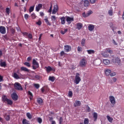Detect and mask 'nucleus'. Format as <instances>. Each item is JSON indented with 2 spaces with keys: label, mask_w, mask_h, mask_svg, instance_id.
Listing matches in <instances>:
<instances>
[{
  "label": "nucleus",
  "mask_w": 124,
  "mask_h": 124,
  "mask_svg": "<svg viewBox=\"0 0 124 124\" xmlns=\"http://www.w3.org/2000/svg\"><path fill=\"white\" fill-rule=\"evenodd\" d=\"M91 14H93V11H89L86 14V13H83L82 14V16L83 17H84V18H86L87 17H89V16H90V15H91Z\"/></svg>",
  "instance_id": "f8f14e48"
},
{
  "label": "nucleus",
  "mask_w": 124,
  "mask_h": 124,
  "mask_svg": "<svg viewBox=\"0 0 124 124\" xmlns=\"http://www.w3.org/2000/svg\"><path fill=\"white\" fill-rule=\"evenodd\" d=\"M110 76H111V77H113V76H115V75H116V73H115V72H113V73H111V74H110Z\"/></svg>",
  "instance_id": "e2e57ef3"
},
{
  "label": "nucleus",
  "mask_w": 124,
  "mask_h": 124,
  "mask_svg": "<svg viewBox=\"0 0 124 124\" xmlns=\"http://www.w3.org/2000/svg\"><path fill=\"white\" fill-rule=\"evenodd\" d=\"M2 101L4 102V103L8 104V105H12V104H13L12 100L8 99L7 96L5 95L2 96Z\"/></svg>",
  "instance_id": "f257e3e1"
},
{
  "label": "nucleus",
  "mask_w": 124,
  "mask_h": 124,
  "mask_svg": "<svg viewBox=\"0 0 124 124\" xmlns=\"http://www.w3.org/2000/svg\"><path fill=\"white\" fill-rule=\"evenodd\" d=\"M58 11H59V7H58V5H55L53 7L52 14L55 15Z\"/></svg>",
  "instance_id": "6e6552de"
},
{
  "label": "nucleus",
  "mask_w": 124,
  "mask_h": 124,
  "mask_svg": "<svg viewBox=\"0 0 124 124\" xmlns=\"http://www.w3.org/2000/svg\"><path fill=\"white\" fill-rule=\"evenodd\" d=\"M42 24V23L41 22V21H39L36 22V24L38 25V26H41Z\"/></svg>",
  "instance_id": "052dcab7"
},
{
  "label": "nucleus",
  "mask_w": 124,
  "mask_h": 124,
  "mask_svg": "<svg viewBox=\"0 0 124 124\" xmlns=\"http://www.w3.org/2000/svg\"><path fill=\"white\" fill-rule=\"evenodd\" d=\"M80 82H81V78H80V74H79L78 73H77L76 74L74 82L75 84H76V85H78V84H79Z\"/></svg>",
  "instance_id": "20e7f679"
},
{
  "label": "nucleus",
  "mask_w": 124,
  "mask_h": 124,
  "mask_svg": "<svg viewBox=\"0 0 124 124\" xmlns=\"http://www.w3.org/2000/svg\"><path fill=\"white\" fill-rule=\"evenodd\" d=\"M22 124H30V121L27 120L26 119H23L22 120Z\"/></svg>",
  "instance_id": "c756f323"
},
{
  "label": "nucleus",
  "mask_w": 124,
  "mask_h": 124,
  "mask_svg": "<svg viewBox=\"0 0 124 124\" xmlns=\"http://www.w3.org/2000/svg\"><path fill=\"white\" fill-rule=\"evenodd\" d=\"M41 91L42 92V93H44L45 92V89H44V87H43L41 89Z\"/></svg>",
  "instance_id": "680f3d73"
},
{
  "label": "nucleus",
  "mask_w": 124,
  "mask_h": 124,
  "mask_svg": "<svg viewBox=\"0 0 124 124\" xmlns=\"http://www.w3.org/2000/svg\"><path fill=\"white\" fill-rule=\"evenodd\" d=\"M87 52L89 55H92V54H94V50L93 49L88 50Z\"/></svg>",
  "instance_id": "2f4dec72"
},
{
  "label": "nucleus",
  "mask_w": 124,
  "mask_h": 124,
  "mask_svg": "<svg viewBox=\"0 0 124 124\" xmlns=\"http://www.w3.org/2000/svg\"><path fill=\"white\" fill-rule=\"evenodd\" d=\"M74 107H78L79 106H81V102L80 101H76L74 103Z\"/></svg>",
  "instance_id": "a211bd4d"
},
{
  "label": "nucleus",
  "mask_w": 124,
  "mask_h": 124,
  "mask_svg": "<svg viewBox=\"0 0 124 124\" xmlns=\"http://www.w3.org/2000/svg\"><path fill=\"white\" fill-rule=\"evenodd\" d=\"M26 116L29 120H31V119H32V115L29 112L26 113Z\"/></svg>",
  "instance_id": "c85d7f7f"
},
{
  "label": "nucleus",
  "mask_w": 124,
  "mask_h": 124,
  "mask_svg": "<svg viewBox=\"0 0 124 124\" xmlns=\"http://www.w3.org/2000/svg\"><path fill=\"white\" fill-rule=\"evenodd\" d=\"M4 118L6 119V121H9L10 120V116L6 114H4Z\"/></svg>",
  "instance_id": "cd10ccee"
},
{
  "label": "nucleus",
  "mask_w": 124,
  "mask_h": 124,
  "mask_svg": "<svg viewBox=\"0 0 124 124\" xmlns=\"http://www.w3.org/2000/svg\"><path fill=\"white\" fill-rule=\"evenodd\" d=\"M28 94L30 95V96H31V97H33V95H32V93H31V91H28Z\"/></svg>",
  "instance_id": "bf43d9fd"
},
{
  "label": "nucleus",
  "mask_w": 124,
  "mask_h": 124,
  "mask_svg": "<svg viewBox=\"0 0 124 124\" xmlns=\"http://www.w3.org/2000/svg\"><path fill=\"white\" fill-rule=\"evenodd\" d=\"M24 64L25 66H27V67H31V63L29 62H25Z\"/></svg>",
  "instance_id": "c9c22d12"
},
{
  "label": "nucleus",
  "mask_w": 124,
  "mask_h": 124,
  "mask_svg": "<svg viewBox=\"0 0 124 124\" xmlns=\"http://www.w3.org/2000/svg\"><path fill=\"white\" fill-rule=\"evenodd\" d=\"M64 50L65 52L67 53H68V52H70V51H71V46L69 45H65L64 46Z\"/></svg>",
  "instance_id": "9d476101"
},
{
  "label": "nucleus",
  "mask_w": 124,
  "mask_h": 124,
  "mask_svg": "<svg viewBox=\"0 0 124 124\" xmlns=\"http://www.w3.org/2000/svg\"><path fill=\"white\" fill-rule=\"evenodd\" d=\"M49 81H51V82H54L55 81V77H49Z\"/></svg>",
  "instance_id": "ea45409f"
},
{
  "label": "nucleus",
  "mask_w": 124,
  "mask_h": 124,
  "mask_svg": "<svg viewBox=\"0 0 124 124\" xmlns=\"http://www.w3.org/2000/svg\"><path fill=\"white\" fill-rule=\"evenodd\" d=\"M82 28H83V24L80 22L77 23V29H78V30H80Z\"/></svg>",
  "instance_id": "aec40b11"
},
{
  "label": "nucleus",
  "mask_w": 124,
  "mask_h": 124,
  "mask_svg": "<svg viewBox=\"0 0 124 124\" xmlns=\"http://www.w3.org/2000/svg\"><path fill=\"white\" fill-rule=\"evenodd\" d=\"M84 124H89V119L85 118L84 121Z\"/></svg>",
  "instance_id": "de8ad7c7"
},
{
  "label": "nucleus",
  "mask_w": 124,
  "mask_h": 124,
  "mask_svg": "<svg viewBox=\"0 0 124 124\" xmlns=\"http://www.w3.org/2000/svg\"><path fill=\"white\" fill-rule=\"evenodd\" d=\"M62 122H63V119H62V117H60L59 119V124H62Z\"/></svg>",
  "instance_id": "3c124183"
},
{
  "label": "nucleus",
  "mask_w": 124,
  "mask_h": 124,
  "mask_svg": "<svg viewBox=\"0 0 124 124\" xmlns=\"http://www.w3.org/2000/svg\"><path fill=\"white\" fill-rule=\"evenodd\" d=\"M107 118L109 123H112L113 118L110 117V116H109V115L107 116Z\"/></svg>",
  "instance_id": "7c9ffc66"
},
{
  "label": "nucleus",
  "mask_w": 124,
  "mask_h": 124,
  "mask_svg": "<svg viewBox=\"0 0 124 124\" xmlns=\"http://www.w3.org/2000/svg\"><path fill=\"white\" fill-rule=\"evenodd\" d=\"M20 69L21 71H24V72H28L30 73V71H31V70L28 69L27 67H20Z\"/></svg>",
  "instance_id": "dca6fc26"
},
{
  "label": "nucleus",
  "mask_w": 124,
  "mask_h": 124,
  "mask_svg": "<svg viewBox=\"0 0 124 124\" xmlns=\"http://www.w3.org/2000/svg\"><path fill=\"white\" fill-rule=\"evenodd\" d=\"M108 14L109 15V16H113V10H109L108 11Z\"/></svg>",
  "instance_id": "e433bc0d"
},
{
  "label": "nucleus",
  "mask_w": 124,
  "mask_h": 124,
  "mask_svg": "<svg viewBox=\"0 0 124 124\" xmlns=\"http://www.w3.org/2000/svg\"><path fill=\"white\" fill-rule=\"evenodd\" d=\"M109 99L110 103H111L112 105L114 106V105L116 104V99H115V97L113 96H110L109 97Z\"/></svg>",
  "instance_id": "0eeeda50"
},
{
  "label": "nucleus",
  "mask_w": 124,
  "mask_h": 124,
  "mask_svg": "<svg viewBox=\"0 0 124 124\" xmlns=\"http://www.w3.org/2000/svg\"><path fill=\"white\" fill-rule=\"evenodd\" d=\"M27 37H28V38H29V39H31V38H32V34H31V33H28Z\"/></svg>",
  "instance_id": "603ef678"
},
{
  "label": "nucleus",
  "mask_w": 124,
  "mask_h": 124,
  "mask_svg": "<svg viewBox=\"0 0 124 124\" xmlns=\"http://www.w3.org/2000/svg\"><path fill=\"white\" fill-rule=\"evenodd\" d=\"M52 9H53V5H52V4H51L49 9L48 10V13H50V14L52 13Z\"/></svg>",
  "instance_id": "a19ab883"
},
{
  "label": "nucleus",
  "mask_w": 124,
  "mask_h": 124,
  "mask_svg": "<svg viewBox=\"0 0 124 124\" xmlns=\"http://www.w3.org/2000/svg\"><path fill=\"white\" fill-rule=\"evenodd\" d=\"M44 21H45L47 25H48V26H51V23L49 22V20H48V18H45Z\"/></svg>",
  "instance_id": "4c0bfd02"
},
{
  "label": "nucleus",
  "mask_w": 124,
  "mask_h": 124,
  "mask_svg": "<svg viewBox=\"0 0 124 124\" xmlns=\"http://www.w3.org/2000/svg\"><path fill=\"white\" fill-rule=\"evenodd\" d=\"M86 108L88 112H91V108L88 105H87Z\"/></svg>",
  "instance_id": "5fc2aeb1"
},
{
  "label": "nucleus",
  "mask_w": 124,
  "mask_h": 124,
  "mask_svg": "<svg viewBox=\"0 0 124 124\" xmlns=\"http://www.w3.org/2000/svg\"><path fill=\"white\" fill-rule=\"evenodd\" d=\"M111 72L112 71L110 69H107L105 71V74L106 75V76H109L110 74H111Z\"/></svg>",
  "instance_id": "4be33fe9"
},
{
  "label": "nucleus",
  "mask_w": 124,
  "mask_h": 124,
  "mask_svg": "<svg viewBox=\"0 0 124 124\" xmlns=\"http://www.w3.org/2000/svg\"><path fill=\"white\" fill-rule=\"evenodd\" d=\"M24 18H25V19H26V20H28V19L29 18V15L26 14L24 15Z\"/></svg>",
  "instance_id": "13d9d810"
},
{
  "label": "nucleus",
  "mask_w": 124,
  "mask_h": 124,
  "mask_svg": "<svg viewBox=\"0 0 124 124\" xmlns=\"http://www.w3.org/2000/svg\"><path fill=\"white\" fill-rule=\"evenodd\" d=\"M112 62H117V63H120L121 62V59H120V58L117 57H114L112 59Z\"/></svg>",
  "instance_id": "ddd939ff"
},
{
  "label": "nucleus",
  "mask_w": 124,
  "mask_h": 124,
  "mask_svg": "<svg viewBox=\"0 0 124 124\" xmlns=\"http://www.w3.org/2000/svg\"><path fill=\"white\" fill-rule=\"evenodd\" d=\"M66 21L67 22V23H68V24H71L72 21H74V18H73V17L66 16Z\"/></svg>",
  "instance_id": "2eb2a0df"
},
{
  "label": "nucleus",
  "mask_w": 124,
  "mask_h": 124,
  "mask_svg": "<svg viewBox=\"0 0 124 124\" xmlns=\"http://www.w3.org/2000/svg\"><path fill=\"white\" fill-rule=\"evenodd\" d=\"M31 57H29L27 58V62H31Z\"/></svg>",
  "instance_id": "0e129e2a"
},
{
  "label": "nucleus",
  "mask_w": 124,
  "mask_h": 124,
  "mask_svg": "<svg viewBox=\"0 0 124 124\" xmlns=\"http://www.w3.org/2000/svg\"><path fill=\"white\" fill-rule=\"evenodd\" d=\"M34 87H35L36 89H39L40 85H39V84L35 83L34 84Z\"/></svg>",
  "instance_id": "79ce46f5"
},
{
  "label": "nucleus",
  "mask_w": 124,
  "mask_h": 124,
  "mask_svg": "<svg viewBox=\"0 0 124 124\" xmlns=\"http://www.w3.org/2000/svg\"><path fill=\"white\" fill-rule=\"evenodd\" d=\"M22 34H23V35L24 36H28V35L29 34V33H28L27 32H23Z\"/></svg>",
  "instance_id": "4d7b16f0"
},
{
  "label": "nucleus",
  "mask_w": 124,
  "mask_h": 124,
  "mask_svg": "<svg viewBox=\"0 0 124 124\" xmlns=\"http://www.w3.org/2000/svg\"><path fill=\"white\" fill-rule=\"evenodd\" d=\"M88 30L90 31H93L94 30V25L93 24H89L88 26Z\"/></svg>",
  "instance_id": "412c9836"
},
{
  "label": "nucleus",
  "mask_w": 124,
  "mask_h": 124,
  "mask_svg": "<svg viewBox=\"0 0 124 124\" xmlns=\"http://www.w3.org/2000/svg\"><path fill=\"white\" fill-rule=\"evenodd\" d=\"M87 64V61L86 59L82 58V60H80L79 62V65L81 67H85Z\"/></svg>",
  "instance_id": "423d86ee"
},
{
  "label": "nucleus",
  "mask_w": 124,
  "mask_h": 124,
  "mask_svg": "<svg viewBox=\"0 0 124 124\" xmlns=\"http://www.w3.org/2000/svg\"><path fill=\"white\" fill-rule=\"evenodd\" d=\"M41 8H42V4H39L38 6L36 7V11L37 12H38Z\"/></svg>",
  "instance_id": "5701e85b"
},
{
  "label": "nucleus",
  "mask_w": 124,
  "mask_h": 124,
  "mask_svg": "<svg viewBox=\"0 0 124 124\" xmlns=\"http://www.w3.org/2000/svg\"><path fill=\"white\" fill-rule=\"evenodd\" d=\"M103 63H104V64H110V60H107V59H104L103 60Z\"/></svg>",
  "instance_id": "bb28decb"
},
{
  "label": "nucleus",
  "mask_w": 124,
  "mask_h": 124,
  "mask_svg": "<svg viewBox=\"0 0 124 124\" xmlns=\"http://www.w3.org/2000/svg\"><path fill=\"white\" fill-rule=\"evenodd\" d=\"M31 17L32 19H35V18H36V16H35V14L33 13L31 15Z\"/></svg>",
  "instance_id": "864d4df0"
},
{
  "label": "nucleus",
  "mask_w": 124,
  "mask_h": 124,
  "mask_svg": "<svg viewBox=\"0 0 124 124\" xmlns=\"http://www.w3.org/2000/svg\"><path fill=\"white\" fill-rule=\"evenodd\" d=\"M45 68H46V71L47 72V73H49L50 71H56V69L55 68H52L51 67V66H48L47 67H45Z\"/></svg>",
  "instance_id": "9b49d317"
},
{
  "label": "nucleus",
  "mask_w": 124,
  "mask_h": 124,
  "mask_svg": "<svg viewBox=\"0 0 124 124\" xmlns=\"http://www.w3.org/2000/svg\"><path fill=\"white\" fill-rule=\"evenodd\" d=\"M10 31H11V33H12V34H14V33H15V32H16V30H15V29H14L13 28H11Z\"/></svg>",
  "instance_id": "a18cd8bd"
},
{
  "label": "nucleus",
  "mask_w": 124,
  "mask_h": 124,
  "mask_svg": "<svg viewBox=\"0 0 124 124\" xmlns=\"http://www.w3.org/2000/svg\"><path fill=\"white\" fill-rule=\"evenodd\" d=\"M11 97L13 100L16 101V100H18V95L16 93H13L11 95Z\"/></svg>",
  "instance_id": "4468645a"
},
{
  "label": "nucleus",
  "mask_w": 124,
  "mask_h": 124,
  "mask_svg": "<svg viewBox=\"0 0 124 124\" xmlns=\"http://www.w3.org/2000/svg\"><path fill=\"white\" fill-rule=\"evenodd\" d=\"M60 55H61V57H62L64 55V51H62L61 52Z\"/></svg>",
  "instance_id": "338daca9"
},
{
  "label": "nucleus",
  "mask_w": 124,
  "mask_h": 124,
  "mask_svg": "<svg viewBox=\"0 0 124 124\" xmlns=\"http://www.w3.org/2000/svg\"><path fill=\"white\" fill-rule=\"evenodd\" d=\"M3 81V77L0 75V82H2Z\"/></svg>",
  "instance_id": "69168bd1"
},
{
  "label": "nucleus",
  "mask_w": 124,
  "mask_h": 124,
  "mask_svg": "<svg viewBox=\"0 0 124 124\" xmlns=\"http://www.w3.org/2000/svg\"><path fill=\"white\" fill-rule=\"evenodd\" d=\"M6 13L7 14V15H9L10 14V8L7 7L5 9Z\"/></svg>",
  "instance_id": "72a5a7b5"
},
{
  "label": "nucleus",
  "mask_w": 124,
  "mask_h": 124,
  "mask_svg": "<svg viewBox=\"0 0 124 124\" xmlns=\"http://www.w3.org/2000/svg\"><path fill=\"white\" fill-rule=\"evenodd\" d=\"M60 20L61 21V24L62 25H64L65 24V17L64 16H62Z\"/></svg>",
  "instance_id": "b1692460"
},
{
  "label": "nucleus",
  "mask_w": 124,
  "mask_h": 124,
  "mask_svg": "<svg viewBox=\"0 0 124 124\" xmlns=\"http://www.w3.org/2000/svg\"><path fill=\"white\" fill-rule=\"evenodd\" d=\"M91 4H94L95 3L96 0H89Z\"/></svg>",
  "instance_id": "49530a36"
},
{
  "label": "nucleus",
  "mask_w": 124,
  "mask_h": 124,
  "mask_svg": "<svg viewBox=\"0 0 124 124\" xmlns=\"http://www.w3.org/2000/svg\"><path fill=\"white\" fill-rule=\"evenodd\" d=\"M14 88L17 91H23V87H22V85L19 82H16L14 84Z\"/></svg>",
  "instance_id": "39448f33"
},
{
  "label": "nucleus",
  "mask_w": 124,
  "mask_h": 124,
  "mask_svg": "<svg viewBox=\"0 0 124 124\" xmlns=\"http://www.w3.org/2000/svg\"><path fill=\"white\" fill-rule=\"evenodd\" d=\"M83 5L84 7H88L90 5V1L89 0H84L83 1Z\"/></svg>",
  "instance_id": "6ab92c4d"
},
{
  "label": "nucleus",
  "mask_w": 124,
  "mask_h": 124,
  "mask_svg": "<svg viewBox=\"0 0 124 124\" xmlns=\"http://www.w3.org/2000/svg\"><path fill=\"white\" fill-rule=\"evenodd\" d=\"M13 77H14L15 79H20V77H19V76L16 73L14 74Z\"/></svg>",
  "instance_id": "473e14b6"
},
{
  "label": "nucleus",
  "mask_w": 124,
  "mask_h": 124,
  "mask_svg": "<svg viewBox=\"0 0 124 124\" xmlns=\"http://www.w3.org/2000/svg\"><path fill=\"white\" fill-rule=\"evenodd\" d=\"M35 79H40V76H39L38 75H36L35 76Z\"/></svg>",
  "instance_id": "774afa93"
},
{
  "label": "nucleus",
  "mask_w": 124,
  "mask_h": 124,
  "mask_svg": "<svg viewBox=\"0 0 124 124\" xmlns=\"http://www.w3.org/2000/svg\"><path fill=\"white\" fill-rule=\"evenodd\" d=\"M113 51L109 49H106L105 51H103L101 53L102 56L104 58H108L109 54H112Z\"/></svg>",
  "instance_id": "f03ea898"
},
{
  "label": "nucleus",
  "mask_w": 124,
  "mask_h": 124,
  "mask_svg": "<svg viewBox=\"0 0 124 124\" xmlns=\"http://www.w3.org/2000/svg\"><path fill=\"white\" fill-rule=\"evenodd\" d=\"M32 64V69L35 70L39 67V63H38V62H37L35 59H33Z\"/></svg>",
  "instance_id": "7ed1b4c3"
},
{
  "label": "nucleus",
  "mask_w": 124,
  "mask_h": 124,
  "mask_svg": "<svg viewBox=\"0 0 124 124\" xmlns=\"http://www.w3.org/2000/svg\"><path fill=\"white\" fill-rule=\"evenodd\" d=\"M0 66H1V67H5L6 66V62H2V59H0Z\"/></svg>",
  "instance_id": "f3484780"
},
{
  "label": "nucleus",
  "mask_w": 124,
  "mask_h": 124,
  "mask_svg": "<svg viewBox=\"0 0 124 124\" xmlns=\"http://www.w3.org/2000/svg\"><path fill=\"white\" fill-rule=\"evenodd\" d=\"M67 32V29H64V31H61V33L62 34H64Z\"/></svg>",
  "instance_id": "c03bdc74"
},
{
  "label": "nucleus",
  "mask_w": 124,
  "mask_h": 124,
  "mask_svg": "<svg viewBox=\"0 0 124 124\" xmlns=\"http://www.w3.org/2000/svg\"><path fill=\"white\" fill-rule=\"evenodd\" d=\"M97 113L93 112V118L94 119V121L96 122L97 121Z\"/></svg>",
  "instance_id": "393cba45"
},
{
  "label": "nucleus",
  "mask_w": 124,
  "mask_h": 124,
  "mask_svg": "<svg viewBox=\"0 0 124 124\" xmlns=\"http://www.w3.org/2000/svg\"><path fill=\"white\" fill-rule=\"evenodd\" d=\"M83 51V48L81 46H78V52H82Z\"/></svg>",
  "instance_id": "09e8293b"
},
{
  "label": "nucleus",
  "mask_w": 124,
  "mask_h": 124,
  "mask_svg": "<svg viewBox=\"0 0 124 124\" xmlns=\"http://www.w3.org/2000/svg\"><path fill=\"white\" fill-rule=\"evenodd\" d=\"M85 43H86V39H83L81 42L82 46H85Z\"/></svg>",
  "instance_id": "58836bf2"
},
{
  "label": "nucleus",
  "mask_w": 124,
  "mask_h": 124,
  "mask_svg": "<svg viewBox=\"0 0 124 124\" xmlns=\"http://www.w3.org/2000/svg\"><path fill=\"white\" fill-rule=\"evenodd\" d=\"M68 94H69V96L70 97H72V94H73L72 91H69V93H68Z\"/></svg>",
  "instance_id": "6e6d98bb"
},
{
  "label": "nucleus",
  "mask_w": 124,
  "mask_h": 124,
  "mask_svg": "<svg viewBox=\"0 0 124 124\" xmlns=\"http://www.w3.org/2000/svg\"><path fill=\"white\" fill-rule=\"evenodd\" d=\"M51 19L53 22H56V21H57V17H56V16H51Z\"/></svg>",
  "instance_id": "f704fd0d"
},
{
  "label": "nucleus",
  "mask_w": 124,
  "mask_h": 124,
  "mask_svg": "<svg viewBox=\"0 0 124 124\" xmlns=\"http://www.w3.org/2000/svg\"><path fill=\"white\" fill-rule=\"evenodd\" d=\"M37 102L39 104H42L43 103V100L41 98H37Z\"/></svg>",
  "instance_id": "a878e982"
},
{
  "label": "nucleus",
  "mask_w": 124,
  "mask_h": 124,
  "mask_svg": "<svg viewBox=\"0 0 124 124\" xmlns=\"http://www.w3.org/2000/svg\"><path fill=\"white\" fill-rule=\"evenodd\" d=\"M0 32L2 34H5L6 33V29L4 26H0Z\"/></svg>",
  "instance_id": "1a4fd4ad"
},
{
  "label": "nucleus",
  "mask_w": 124,
  "mask_h": 124,
  "mask_svg": "<svg viewBox=\"0 0 124 124\" xmlns=\"http://www.w3.org/2000/svg\"><path fill=\"white\" fill-rule=\"evenodd\" d=\"M37 122L39 123V124H42V119L39 117L37 118Z\"/></svg>",
  "instance_id": "8fccbe9b"
},
{
  "label": "nucleus",
  "mask_w": 124,
  "mask_h": 124,
  "mask_svg": "<svg viewBox=\"0 0 124 124\" xmlns=\"http://www.w3.org/2000/svg\"><path fill=\"white\" fill-rule=\"evenodd\" d=\"M33 10H34V6L30 7V9H29L30 12V13L32 12V11H33Z\"/></svg>",
  "instance_id": "37998d69"
}]
</instances>
